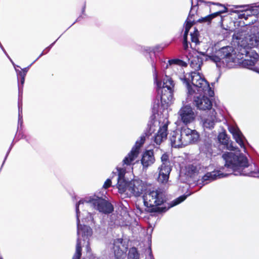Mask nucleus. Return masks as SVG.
Returning a JSON list of instances; mask_svg holds the SVG:
<instances>
[{
	"label": "nucleus",
	"mask_w": 259,
	"mask_h": 259,
	"mask_svg": "<svg viewBox=\"0 0 259 259\" xmlns=\"http://www.w3.org/2000/svg\"><path fill=\"white\" fill-rule=\"evenodd\" d=\"M84 203H85L87 206H92L94 208L105 214L110 213L114 210L113 206L108 201L95 195L81 199L76 204H77L79 207Z\"/></svg>",
	"instance_id": "nucleus-9"
},
{
	"label": "nucleus",
	"mask_w": 259,
	"mask_h": 259,
	"mask_svg": "<svg viewBox=\"0 0 259 259\" xmlns=\"http://www.w3.org/2000/svg\"><path fill=\"white\" fill-rule=\"evenodd\" d=\"M128 259H139V253L136 248L132 247L130 248L128 255Z\"/></svg>",
	"instance_id": "nucleus-32"
},
{
	"label": "nucleus",
	"mask_w": 259,
	"mask_h": 259,
	"mask_svg": "<svg viewBox=\"0 0 259 259\" xmlns=\"http://www.w3.org/2000/svg\"><path fill=\"white\" fill-rule=\"evenodd\" d=\"M125 169L123 168L117 167L116 171L112 172V179L116 177L117 181V188L120 193H130V196H140L145 190V187L141 180H134L130 182L126 181L124 176Z\"/></svg>",
	"instance_id": "nucleus-4"
},
{
	"label": "nucleus",
	"mask_w": 259,
	"mask_h": 259,
	"mask_svg": "<svg viewBox=\"0 0 259 259\" xmlns=\"http://www.w3.org/2000/svg\"><path fill=\"white\" fill-rule=\"evenodd\" d=\"M196 1H197V4L196 5H193V1L191 2V4H192L191 9V10L189 12L188 17L186 20L192 21V19H193V17L194 16L195 14L196 13L197 11V7L198 5V2H202V3L204 2V1L203 0H196Z\"/></svg>",
	"instance_id": "nucleus-29"
},
{
	"label": "nucleus",
	"mask_w": 259,
	"mask_h": 259,
	"mask_svg": "<svg viewBox=\"0 0 259 259\" xmlns=\"http://www.w3.org/2000/svg\"><path fill=\"white\" fill-rule=\"evenodd\" d=\"M195 23V21L194 20H193V21L191 20H186V24H185V31L183 35V39H187L188 33L191 27Z\"/></svg>",
	"instance_id": "nucleus-31"
},
{
	"label": "nucleus",
	"mask_w": 259,
	"mask_h": 259,
	"mask_svg": "<svg viewBox=\"0 0 259 259\" xmlns=\"http://www.w3.org/2000/svg\"><path fill=\"white\" fill-rule=\"evenodd\" d=\"M4 52V53H5V54L7 56V57L9 59V60L11 61V62H12V63L14 65V62H13V61L12 60V59H11V58L9 57V56L8 55V54H7V52L6 51V50H5L4 48L3 47V48L1 49Z\"/></svg>",
	"instance_id": "nucleus-43"
},
{
	"label": "nucleus",
	"mask_w": 259,
	"mask_h": 259,
	"mask_svg": "<svg viewBox=\"0 0 259 259\" xmlns=\"http://www.w3.org/2000/svg\"><path fill=\"white\" fill-rule=\"evenodd\" d=\"M183 46L184 50L186 51L188 50L189 48V43L187 39H183Z\"/></svg>",
	"instance_id": "nucleus-39"
},
{
	"label": "nucleus",
	"mask_w": 259,
	"mask_h": 259,
	"mask_svg": "<svg viewBox=\"0 0 259 259\" xmlns=\"http://www.w3.org/2000/svg\"><path fill=\"white\" fill-rule=\"evenodd\" d=\"M222 157L225 161L224 166L219 170L205 174L201 179L203 185L218 179L226 177L231 174L235 176L259 178V171L253 169L252 165H249L247 157L242 153L226 152L222 154Z\"/></svg>",
	"instance_id": "nucleus-1"
},
{
	"label": "nucleus",
	"mask_w": 259,
	"mask_h": 259,
	"mask_svg": "<svg viewBox=\"0 0 259 259\" xmlns=\"http://www.w3.org/2000/svg\"><path fill=\"white\" fill-rule=\"evenodd\" d=\"M167 125L164 124L160 126L156 134L152 138V140L156 144L159 146L167 138Z\"/></svg>",
	"instance_id": "nucleus-17"
},
{
	"label": "nucleus",
	"mask_w": 259,
	"mask_h": 259,
	"mask_svg": "<svg viewBox=\"0 0 259 259\" xmlns=\"http://www.w3.org/2000/svg\"><path fill=\"white\" fill-rule=\"evenodd\" d=\"M201 152L210 155L212 153V140L208 137H205L201 141L199 146Z\"/></svg>",
	"instance_id": "nucleus-21"
},
{
	"label": "nucleus",
	"mask_w": 259,
	"mask_h": 259,
	"mask_svg": "<svg viewBox=\"0 0 259 259\" xmlns=\"http://www.w3.org/2000/svg\"><path fill=\"white\" fill-rule=\"evenodd\" d=\"M209 114L203 119V126L204 128L209 130L214 127L215 123L217 122L216 112L214 109L209 111Z\"/></svg>",
	"instance_id": "nucleus-19"
},
{
	"label": "nucleus",
	"mask_w": 259,
	"mask_h": 259,
	"mask_svg": "<svg viewBox=\"0 0 259 259\" xmlns=\"http://www.w3.org/2000/svg\"><path fill=\"white\" fill-rule=\"evenodd\" d=\"M242 7V6H235V8H241Z\"/></svg>",
	"instance_id": "nucleus-56"
},
{
	"label": "nucleus",
	"mask_w": 259,
	"mask_h": 259,
	"mask_svg": "<svg viewBox=\"0 0 259 259\" xmlns=\"http://www.w3.org/2000/svg\"><path fill=\"white\" fill-rule=\"evenodd\" d=\"M248 11L251 12L250 14V21L249 22V23H253V21H256L257 16L259 14V4L256 5L253 7H252L251 9H247Z\"/></svg>",
	"instance_id": "nucleus-26"
},
{
	"label": "nucleus",
	"mask_w": 259,
	"mask_h": 259,
	"mask_svg": "<svg viewBox=\"0 0 259 259\" xmlns=\"http://www.w3.org/2000/svg\"><path fill=\"white\" fill-rule=\"evenodd\" d=\"M203 64V59L199 56L194 57L191 60L190 66L196 71H198L201 69Z\"/></svg>",
	"instance_id": "nucleus-25"
},
{
	"label": "nucleus",
	"mask_w": 259,
	"mask_h": 259,
	"mask_svg": "<svg viewBox=\"0 0 259 259\" xmlns=\"http://www.w3.org/2000/svg\"><path fill=\"white\" fill-rule=\"evenodd\" d=\"M234 12L237 13V16L239 19H244L246 20L249 19L250 20L249 14L251 12L248 11L247 9L240 11H235Z\"/></svg>",
	"instance_id": "nucleus-30"
},
{
	"label": "nucleus",
	"mask_w": 259,
	"mask_h": 259,
	"mask_svg": "<svg viewBox=\"0 0 259 259\" xmlns=\"http://www.w3.org/2000/svg\"><path fill=\"white\" fill-rule=\"evenodd\" d=\"M85 5H84L82 9V13L83 14L85 11Z\"/></svg>",
	"instance_id": "nucleus-55"
},
{
	"label": "nucleus",
	"mask_w": 259,
	"mask_h": 259,
	"mask_svg": "<svg viewBox=\"0 0 259 259\" xmlns=\"http://www.w3.org/2000/svg\"><path fill=\"white\" fill-rule=\"evenodd\" d=\"M22 123H23L22 115H20V116H19L18 121V126H20V127H21L22 125ZM18 128H19V127H18Z\"/></svg>",
	"instance_id": "nucleus-41"
},
{
	"label": "nucleus",
	"mask_w": 259,
	"mask_h": 259,
	"mask_svg": "<svg viewBox=\"0 0 259 259\" xmlns=\"http://www.w3.org/2000/svg\"><path fill=\"white\" fill-rule=\"evenodd\" d=\"M149 259H154L153 256L152 254L151 249H150Z\"/></svg>",
	"instance_id": "nucleus-51"
},
{
	"label": "nucleus",
	"mask_w": 259,
	"mask_h": 259,
	"mask_svg": "<svg viewBox=\"0 0 259 259\" xmlns=\"http://www.w3.org/2000/svg\"><path fill=\"white\" fill-rule=\"evenodd\" d=\"M168 64L169 65L173 64L179 65L183 66H186L187 65V64L185 62L178 59H174L168 60Z\"/></svg>",
	"instance_id": "nucleus-33"
},
{
	"label": "nucleus",
	"mask_w": 259,
	"mask_h": 259,
	"mask_svg": "<svg viewBox=\"0 0 259 259\" xmlns=\"http://www.w3.org/2000/svg\"><path fill=\"white\" fill-rule=\"evenodd\" d=\"M198 31L197 30L193 33H191V39L192 42H194L195 45H197L200 43L198 38Z\"/></svg>",
	"instance_id": "nucleus-34"
},
{
	"label": "nucleus",
	"mask_w": 259,
	"mask_h": 259,
	"mask_svg": "<svg viewBox=\"0 0 259 259\" xmlns=\"http://www.w3.org/2000/svg\"><path fill=\"white\" fill-rule=\"evenodd\" d=\"M141 161L143 167L145 168L153 164L155 161L153 151L151 150L146 151L143 153Z\"/></svg>",
	"instance_id": "nucleus-20"
},
{
	"label": "nucleus",
	"mask_w": 259,
	"mask_h": 259,
	"mask_svg": "<svg viewBox=\"0 0 259 259\" xmlns=\"http://www.w3.org/2000/svg\"><path fill=\"white\" fill-rule=\"evenodd\" d=\"M160 49H161V47L159 46H156L154 47H146L145 48V50L148 53L153 52L155 53L156 51H159Z\"/></svg>",
	"instance_id": "nucleus-35"
},
{
	"label": "nucleus",
	"mask_w": 259,
	"mask_h": 259,
	"mask_svg": "<svg viewBox=\"0 0 259 259\" xmlns=\"http://www.w3.org/2000/svg\"><path fill=\"white\" fill-rule=\"evenodd\" d=\"M4 52V53H5V54L7 56V57L9 59V60L11 61V62H12V63L14 65V62H13V61L12 60V59H11V58L9 57V56L8 55V54H7V52L6 51V50H5L4 48L3 47V48L1 49Z\"/></svg>",
	"instance_id": "nucleus-45"
},
{
	"label": "nucleus",
	"mask_w": 259,
	"mask_h": 259,
	"mask_svg": "<svg viewBox=\"0 0 259 259\" xmlns=\"http://www.w3.org/2000/svg\"><path fill=\"white\" fill-rule=\"evenodd\" d=\"M111 180L110 179H108L104 183L103 185V188L105 189H107L110 187L111 185Z\"/></svg>",
	"instance_id": "nucleus-38"
},
{
	"label": "nucleus",
	"mask_w": 259,
	"mask_h": 259,
	"mask_svg": "<svg viewBox=\"0 0 259 259\" xmlns=\"http://www.w3.org/2000/svg\"><path fill=\"white\" fill-rule=\"evenodd\" d=\"M136 208L137 209L139 210L140 213L143 212V209L139 206H136Z\"/></svg>",
	"instance_id": "nucleus-50"
},
{
	"label": "nucleus",
	"mask_w": 259,
	"mask_h": 259,
	"mask_svg": "<svg viewBox=\"0 0 259 259\" xmlns=\"http://www.w3.org/2000/svg\"><path fill=\"white\" fill-rule=\"evenodd\" d=\"M181 136V130L179 133L178 131H174L171 133L169 139L171 146L174 148H180L184 146Z\"/></svg>",
	"instance_id": "nucleus-22"
},
{
	"label": "nucleus",
	"mask_w": 259,
	"mask_h": 259,
	"mask_svg": "<svg viewBox=\"0 0 259 259\" xmlns=\"http://www.w3.org/2000/svg\"><path fill=\"white\" fill-rule=\"evenodd\" d=\"M50 49H49L48 48V47H47V48L45 50V53H46V54H47V53L49 52V51H50Z\"/></svg>",
	"instance_id": "nucleus-54"
},
{
	"label": "nucleus",
	"mask_w": 259,
	"mask_h": 259,
	"mask_svg": "<svg viewBox=\"0 0 259 259\" xmlns=\"http://www.w3.org/2000/svg\"><path fill=\"white\" fill-rule=\"evenodd\" d=\"M113 250L117 259H123L127 250V246L123 242L122 238H117L113 241Z\"/></svg>",
	"instance_id": "nucleus-14"
},
{
	"label": "nucleus",
	"mask_w": 259,
	"mask_h": 259,
	"mask_svg": "<svg viewBox=\"0 0 259 259\" xmlns=\"http://www.w3.org/2000/svg\"><path fill=\"white\" fill-rule=\"evenodd\" d=\"M5 160H4V161L2 165H1V167H3V165L4 163V162H5Z\"/></svg>",
	"instance_id": "nucleus-58"
},
{
	"label": "nucleus",
	"mask_w": 259,
	"mask_h": 259,
	"mask_svg": "<svg viewBox=\"0 0 259 259\" xmlns=\"http://www.w3.org/2000/svg\"><path fill=\"white\" fill-rule=\"evenodd\" d=\"M15 70L17 72L18 82H19V79L22 78L23 77L25 78V76L26 75L25 74V72H22V71H21V70H17L16 68H15Z\"/></svg>",
	"instance_id": "nucleus-36"
},
{
	"label": "nucleus",
	"mask_w": 259,
	"mask_h": 259,
	"mask_svg": "<svg viewBox=\"0 0 259 259\" xmlns=\"http://www.w3.org/2000/svg\"><path fill=\"white\" fill-rule=\"evenodd\" d=\"M181 133L180 137L182 138L185 146L195 143L200 137L199 133L196 130H191L187 126H183L181 128Z\"/></svg>",
	"instance_id": "nucleus-12"
},
{
	"label": "nucleus",
	"mask_w": 259,
	"mask_h": 259,
	"mask_svg": "<svg viewBox=\"0 0 259 259\" xmlns=\"http://www.w3.org/2000/svg\"><path fill=\"white\" fill-rule=\"evenodd\" d=\"M56 41H54L53 43H52V44H51L49 47H48V48L49 49H51V48L54 46V45L55 44V42Z\"/></svg>",
	"instance_id": "nucleus-53"
},
{
	"label": "nucleus",
	"mask_w": 259,
	"mask_h": 259,
	"mask_svg": "<svg viewBox=\"0 0 259 259\" xmlns=\"http://www.w3.org/2000/svg\"><path fill=\"white\" fill-rule=\"evenodd\" d=\"M20 82L21 83V88H23V84L24 83V81H25V78H21V79H19V82Z\"/></svg>",
	"instance_id": "nucleus-46"
},
{
	"label": "nucleus",
	"mask_w": 259,
	"mask_h": 259,
	"mask_svg": "<svg viewBox=\"0 0 259 259\" xmlns=\"http://www.w3.org/2000/svg\"><path fill=\"white\" fill-rule=\"evenodd\" d=\"M81 17H81V16H79V17L77 19L76 21H79Z\"/></svg>",
	"instance_id": "nucleus-57"
},
{
	"label": "nucleus",
	"mask_w": 259,
	"mask_h": 259,
	"mask_svg": "<svg viewBox=\"0 0 259 259\" xmlns=\"http://www.w3.org/2000/svg\"><path fill=\"white\" fill-rule=\"evenodd\" d=\"M83 215L82 218V222L88 224H94V218L93 214L85 211L82 214Z\"/></svg>",
	"instance_id": "nucleus-28"
},
{
	"label": "nucleus",
	"mask_w": 259,
	"mask_h": 259,
	"mask_svg": "<svg viewBox=\"0 0 259 259\" xmlns=\"http://www.w3.org/2000/svg\"><path fill=\"white\" fill-rule=\"evenodd\" d=\"M0 259H3V258H2V257H0Z\"/></svg>",
	"instance_id": "nucleus-59"
},
{
	"label": "nucleus",
	"mask_w": 259,
	"mask_h": 259,
	"mask_svg": "<svg viewBox=\"0 0 259 259\" xmlns=\"http://www.w3.org/2000/svg\"><path fill=\"white\" fill-rule=\"evenodd\" d=\"M18 116L20 115H22V103H18Z\"/></svg>",
	"instance_id": "nucleus-40"
},
{
	"label": "nucleus",
	"mask_w": 259,
	"mask_h": 259,
	"mask_svg": "<svg viewBox=\"0 0 259 259\" xmlns=\"http://www.w3.org/2000/svg\"><path fill=\"white\" fill-rule=\"evenodd\" d=\"M34 62H33L29 66H28L27 67H26V68H24V69H22V72H25V74H26V73L27 72L28 70V69L29 68V67Z\"/></svg>",
	"instance_id": "nucleus-47"
},
{
	"label": "nucleus",
	"mask_w": 259,
	"mask_h": 259,
	"mask_svg": "<svg viewBox=\"0 0 259 259\" xmlns=\"http://www.w3.org/2000/svg\"><path fill=\"white\" fill-rule=\"evenodd\" d=\"M45 54H46V53H45V50H44V51H42V52L41 54H40V55H39V56H38V57L35 59V60H34V61H33V62H35L36 60H38V59L40 57H41L42 56H43V55H45Z\"/></svg>",
	"instance_id": "nucleus-49"
},
{
	"label": "nucleus",
	"mask_w": 259,
	"mask_h": 259,
	"mask_svg": "<svg viewBox=\"0 0 259 259\" xmlns=\"http://www.w3.org/2000/svg\"><path fill=\"white\" fill-rule=\"evenodd\" d=\"M218 139L220 143L226 146L227 149L231 151L235 150V148L231 144H229V138L225 133H220Z\"/></svg>",
	"instance_id": "nucleus-24"
},
{
	"label": "nucleus",
	"mask_w": 259,
	"mask_h": 259,
	"mask_svg": "<svg viewBox=\"0 0 259 259\" xmlns=\"http://www.w3.org/2000/svg\"><path fill=\"white\" fill-rule=\"evenodd\" d=\"M75 210L77 219V233L78 238L76 246V251L72 257V259H80L81 255V246L80 236H81L84 242H87V248L88 250L89 245V237L92 236L93 231L92 229L90 226L85 225H82L80 224V211L79 210L78 205H77V204H76Z\"/></svg>",
	"instance_id": "nucleus-8"
},
{
	"label": "nucleus",
	"mask_w": 259,
	"mask_h": 259,
	"mask_svg": "<svg viewBox=\"0 0 259 259\" xmlns=\"http://www.w3.org/2000/svg\"><path fill=\"white\" fill-rule=\"evenodd\" d=\"M247 57H249L250 59H245L243 61V65L255 72H259V69L255 67V63L258 61V55L254 52H248L245 50Z\"/></svg>",
	"instance_id": "nucleus-15"
},
{
	"label": "nucleus",
	"mask_w": 259,
	"mask_h": 259,
	"mask_svg": "<svg viewBox=\"0 0 259 259\" xmlns=\"http://www.w3.org/2000/svg\"><path fill=\"white\" fill-rule=\"evenodd\" d=\"M23 88H21V86L20 84H18V92H19V95H18V103L19 102L20 103H22V91Z\"/></svg>",
	"instance_id": "nucleus-37"
},
{
	"label": "nucleus",
	"mask_w": 259,
	"mask_h": 259,
	"mask_svg": "<svg viewBox=\"0 0 259 259\" xmlns=\"http://www.w3.org/2000/svg\"><path fill=\"white\" fill-rule=\"evenodd\" d=\"M230 132L232 134L236 142L239 145L240 147L243 149L244 151L246 152V148L245 143L247 144H248V143L239 129L238 128L233 127L230 129Z\"/></svg>",
	"instance_id": "nucleus-18"
},
{
	"label": "nucleus",
	"mask_w": 259,
	"mask_h": 259,
	"mask_svg": "<svg viewBox=\"0 0 259 259\" xmlns=\"http://www.w3.org/2000/svg\"><path fill=\"white\" fill-rule=\"evenodd\" d=\"M227 10V9L226 7H224V9L223 10L218 11V12L212 13L211 14L208 15L205 17H202V18L199 19L198 20H197V22H199V23L208 22L209 23H210V22L212 19H213L214 18H215L217 16L221 17V21L222 22V18L221 16V15L223 13L226 12Z\"/></svg>",
	"instance_id": "nucleus-23"
},
{
	"label": "nucleus",
	"mask_w": 259,
	"mask_h": 259,
	"mask_svg": "<svg viewBox=\"0 0 259 259\" xmlns=\"http://www.w3.org/2000/svg\"><path fill=\"white\" fill-rule=\"evenodd\" d=\"M200 169V167L196 164H190L187 167V172L190 177L194 176L198 174Z\"/></svg>",
	"instance_id": "nucleus-27"
},
{
	"label": "nucleus",
	"mask_w": 259,
	"mask_h": 259,
	"mask_svg": "<svg viewBox=\"0 0 259 259\" xmlns=\"http://www.w3.org/2000/svg\"><path fill=\"white\" fill-rule=\"evenodd\" d=\"M193 104L197 109L202 110H208L209 111L211 110L212 105L211 101L205 96L195 97Z\"/></svg>",
	"instance_id": "nucleus-16"
},
{
	"label": "nucleus",
	"mask_w": 259,
	"mask_h": 259,
	"mask_svg": "<svg viewBox=\"0 0 259 259\" xmlns=\"http://www.w3.org/2000/svg\"><path fill=\"white\" fill-rule=\"evenodd\" d=\"M161 164L158 167V182L165 184L168 182L172 165L169 160V155L165 153L161 156Z\"/></svg>",
	"instance_id": "nucleus-11"
},
{
	"label": "nucleus",
	"mask_w": 259,
	"mask_h": 259,
	"mask_svg": "<svg viewBox=\"0 0 259 259\" xmlns=\"http://www.w3.org/2000/svg\"><path fill=\"white\" fill-rule=\"evenodd\" d=\"M4 52V53H5V54L7 56V57L9 59V60L11 61V62H12V63L14 65V62H13V61L12 60V59H11V58L9 57V56L8 55V54H7V52L6 51V50H5L4 48L3 47V48L1 49Z\"/></svg>",
	"instance_id": "nucleus-42"
},
{
	"label": "nucleus",
	"mask_w": 259,
	"mask_h": 259,
	"mask_svg": "<svg viewBox=\"0 0 259 259\" xmlns=\"http://www.w3.org/2000/svg\"><path fill=\"white\" fill-rule=\"evenodd\" d=\"M241 28L234 37L239 45L243 47L259 48V23L250 27L249 32Z\"/></svg>",
	"instance_id": "nucleus-7"
},
{
	"label": "nucleus",
	"mask_w": 259,
	"mask_h": 259,
	"mask_svg": "<svg viewBox=\"0 0 259 259\" xmlns=\"http://www.w3.org/2000/svg\"><path fill=\"white\" fill-rule=\"evenodd\" d=\"M4 52V53H5V54L7 56V57L9 59V60L11 61V62H12V63L14 65V62H13V61L12 60V59H11V58L9 57V56L8 55V54H7V52L6 51V50H5L4 48L3 47V48L1 49Z\"/></svg>",
	"instance_id": "nucleus-44"
},
{
	"label": "nucleus",
	"mask_w": 259,
	"mask_h": 259,
	"mask_svg": "<svg viewBox=\"0 0 259 259\" xmlns=\"http://www.w3.org/2000/svg\"><path fill=\"white\" fill-rule=\"evenodd\" d=\"M180 120L185 125L192 123L195 120L196 114L189 105H184L178 112Z\"/></svg>",
	"instance_id": "nucleus-13"
},
{
	"label": "nucleus",
	"mask_w": 259,
	"mask_h": 259,
	"mask_svg": "<svg viewBox=\"0 0 259 259\" xmlns=\"http://www.w3.org/2000/svg\"><path fill=\"white\" fill-rule=\"evenodd\" d=\"M56 41H54L53 43H52V44H51L49 47H48V48L49 49H51V48L54 46V45L55 44V42Z\"/></svg>",
	"instance_id": "nucleus-52"
},
{
	"label": "nucleus",
	"mask_w": 259,
	"mask_h": 259,
	"mask_svg": "<svg viewBox=\"0 0 259 259\" xmlns=\"http://www.w3.org/2000/svg\"><path fill=\"white\" fill-rule=\"evenodd\" d=\"M233 48L231 46L224 47L211 55L206 52L197 50L198 54L205 57V60L214 62L218 67L232 68L235 62V55L233 54Z\"/></svg>",
	"instance_id": "nucleus-6"
},
{
	"label": "nucleus",
	"mask_w": 259,
	"mask_h": 259,
	"mask_svg": "<svg viewBox=\"0 0 259 259\" xmlns=\"http://www.w3.org/2000/svg\"><path fill=\"white\" fill-rule=\"evenodd\" d=\"M151 64L153 70L154 81L157 85V91L158 94H160V101L159 99H156L153 102L152 110L153 112L155 113L158 112L160 103L164 106L166 105L167 106L172 100L174 83L171 78L167 75H165L163 78L162 82L158 80V73L155 65L153 62Z\"/></svg>",
	"instance_id": "nucleus-3"
},
{
	"label": "nucleus",
	"mask_w": 259,
	"mask_h": 259,
	"mask_svg": "<svg viewBox=\"0 0 259 259\" xmlns=\"http://www.w3.org/2000/svg\"><path fill=\"white\" fill-rule=\"evenodd\" d=\"M12 146H13V144H12L11 146H10V148L9 149V150H8V152L7 153V154H6V157L5 158V160H6V159H7V157H8V155H9V153H10V151H11V150L12 149Z\"/></svg>",
	"instance_id": "nucleus-48"
},
{
	"label": "nucleus",
	"mask_w": 259,
	"mask_h": 259,
	"mask_svg": "<svg viewBox=\"0 0 259 259\" xmlns=\"http://www.w3.org/2000/svg\"><path fill=\"white\" fill-rule=\"evenodd\" d=\"M180 79L187 88L188 97L195 92L191 83L197 89V91L199 93H203L210 97H212L214 95L213 91L210 88L209 83L196 71L187 73L180 77Z\"/></svg>",
	"instance_id": "nucleus-5"
},
{
	"label": "nucleus",
	"mask_w": 259,
	"mask_h": 259,
	"mask_svg": "<svg viewBox=\"0 0 259 259\" xmlns=\"http://www.w3.org/2000/svg\"><path fill=\"white\" fill-rule=\"evenodd\" d=\"M154 131V124L152 121H150L147 124V128L145 133L140 137V140L136 141L135 145L132 148L130 152L123 159L122 161L123 166L125 165L128 166L133 164L134 161L139 154L140 149L144 143L146 137L150 136Z\"/></svg>",
	"instance_id": "nucleus-10"
},
{
	"label": "nucleus",
	"mask_w": 259,
	"mask_h": 259,
	"mask_svg": "<svg viewBox=\"0 0 259 259\" xmlns=\"http://www.w3.org/2000/svg\"><path fill=\"white\" fill-rule=\"evenodd\" d=\"M187 197L186 195H182L168 204L167 207H159L165 201L164 193L160 190H153L145 194L143 196V201L147 211L162 213L183 202Z\"/></svg>",
	"instance_id": "nucleus-2"
}]
</instances>
